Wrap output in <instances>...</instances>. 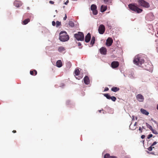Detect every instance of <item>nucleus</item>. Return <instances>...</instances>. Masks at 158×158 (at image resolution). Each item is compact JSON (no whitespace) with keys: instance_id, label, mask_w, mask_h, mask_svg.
<instances>
[{"instance_id":"obj_1","label":"nucleus","mask_w":158,"mask_h":158,"mask_svg":"<svg viewBox=\"0 0 158 158\" xmlns=\"http://www.w3.org/2000/svg\"><path fill=\"white\" fill-rule=\"evenodd\" d=\"M59 39L61 41L65 42L69 40V36L65 31H61L59 34Z\"/></svg>"},{"instance_id":"obj_2","label":"nucleus","mask_w":158,"mask_h":158,"mask_svg":"<svg viewBox=\"0 0 158 158\" xmlns=\"http://www.w3.org/2000/svg\"><path fill=\"white\" fill-rule=\"evenodd\" d=\"M144 60L143 58L139 56H135L133 60V62L135 64L141 66L143 64Z\"/></svg>"},{"instance_id":"obj_3","label":"nucleus","mask_w":158,"mask_h":158,"mask_svg":"<svg viewBox=\"0 0 158 158\" xmlns=\"http://www.w3.org/2000/svg\"><path fill=\"white\" fill-rule=\"evenodd\" d=\"M128 6L130 9L138 13H140L143 11L142 9L138 8L134 4H130Z\"/></svg>"},{"instance_id":"obj_4","label":"nucleus","mask_w":158,"mask_h":158,"mask_svg":"<svg viewBox=\"0 0 158 158\" xmlns=\"http://www.w3.org/2000/svg\"><path fill=\"white\" fill-rule=\"evenodd\" d=\"M74 37L78 41H83L84 39V35L81 32H78L74 35Z\"/></svg>"},{"instance_id":"obj_5","label":"nucleus","mask_w":158,"mask_h":158,"mask_svg":"<svg viewBox=\"0 0 158 158\" xmlns=\"http://www.w3.org/2000/svg\"><path fill=\"white\" fill-rule=\"evenodd\" d=\"M139 5L145 8H148L150 7L149 3L144 0H139L138 1Z\"/></svg>"},{"instance_id":"obj_6","label":"nucleus","mask_w":158,"mask_h":158,"mask_svg":"<svg viewBox=\"0 0 158 158\" xmlns=\"http://www.w3.org/2000/svg\"><path fill=\"white\" fill-rule=\"evenodd\" d=\"M142 67L144 68L146 70H149L152 68V64L151 63L149 64L147 62H144L142 65Z\"/></svg>"},{"instance_id":"obj_7","label":"nucleus","mask_w":158,"mask_h":158,"mask_svg":"<svg viewBox=\"0 0 158 158\" xmlns=\"http://www.w3.org/2000/svg\"><path fill=\"white\" fill-rule=\"evenodd\" d=\"M105 31V26L103 24H101L99 25L98 28V31L100 34H103Z\"/></svg>"},{"instance_id":"obj_8","label":"nucleus","mask_w":158,"mask_h":158,"mask_svg":"<svg viewBox=\"0 0 158 158\" xmlns=\"http://www.w3.org/2000/svg\"><path fill=\"white\" fill-rule=\"evenodd\" d=\"M97 7L95 4H92L91 5L90 9L92 11L93 14L94 15H96L98 14V11L97 10Z\"/></svg>"},{"instance_id":"obj_9","label":"nucleus","mask_w":158,"mask_h":158,"mask_svg":"<svg viewBox=\"0 0 158 158\" xmlns=\"http://www.w3.org/2000/svg\"><path fill=\"white\" fill-rule=\"evenodd\" d=\"M119 65V63L117 61H113L111 63V67L113 69L118 67Z\"/></svg>"},{"instance_id":"obj_10","label":"nucleus","mask_w":158,"mask_h":158,"mask_svg":"<svg viewBox=\"0 0 158 158\" xmlns=\"http://www.w3.org/2000/svg\"><path fill=\"white\" fill-rule=\"evenodd\" d=\"M137 99L140 102H143L144 100L143 96L141 94H138L136 97Z\"/></svg>"},{"instance_id":"obj_11","label":"nucleus","mask_w":158,"mask_h":158,"mask_svg":"<svg viewBox=\"0 0 158 158\" xmlns=\"http://www.w3.org/2000/svg\"><path fill=\"white\" fill-rule=\"evenodd\" d=\"M113 42L112 38L109 37L106 40V44L108 46H110L112 45Z\"/></svg>"},{"instance_id":"obj_12","label":"nucleus","mask_w":158,"mask_h":158,"mask_svg":"<svg viewBox=\"0 0 158 158\" xmlns=\"http://www.w3.org/2000/svg\"><path fill=\"white\" fill-rule=\"evenodd\" d=\"M99 50L100 53L102 55H106V53L107 49L106 48L102 47Z\"/></svg>"},{"instance_id":"obj_13","label":"nucleus","mask_w":158,"mask_h":158,"mask_svg":"<svg viewBox=\"0 0 158 158\" xmlns=\"http://www.w3.org/2000/svg\"><path fill=\"white\" fill-rule=\"evenodd\" d=\"M91 39V35L90 33H88L85 36V41L86 43H88Z\"/></svg>"},{"instance_id":"obj_14","label":"nucleus","mask_w":158,"mask_h":158,"mask_svg":"<svg viewBox=\"0 0 158 158\" xmlns=\"http://www.w3.org/2000/svg\"><path fill=\"white\" fill-rule=\"evenodd\" d=\"M86 85H88L89 83V80L88 77L87 76H85L83 79Z\"/></svg>"},{"instance_id":"obj_15","label":"nucleus","mask_w":158,"mask_h":158,"mask_svg":"<svg viewBox=\"0 0 158 158\" xmlns=\"http://www.w3.org/2000/svg\"><path fill=\"white\" fill-rule=\"evenodd\" d=\"M62 65V63L61 60H57L56 62V66L59 67L60 68L61 67Z\"/></svg>"},{"instance_id":"obj_16","label":"nucleus","mask_w":158,"mask_h":158,"mask_svg":"<svg viewBox=\"0 0 158 158\" xmlns=\"http://www.w3.org/2000/svg\"><path fill=\"white\" fill-rule=\"evenodd\" d=\"M107 7L104 5H102L101 7V11L103 12L105 11L107 9Z\"/></svg>"},{"instance_id":"obj_17","label":"nucleus","mask_w":158,"mask_h":158,"mask_svg":"<svg viewBox=\"0 0 158 158\" xmlns=\"http://www.w3.org/2000/svg\"><path fill=\"white\" fill-rule=\"evenodd\" d=\"M140 111L143 114L146 115H148L149 114V112L148 111L143 109H141Z\"/></svg>"},{"instance_id":"obj_18","label":"nucleus","mask_w":158,"mask_h":158,"mask_svg":"<svg viewBox=\"0 0 158 158\" xmlns=\"http://www.w3.org/2000/svg\"><path fill=\"white\" fill-rule=\"evenodd\" d=\"M104 158H117L116 156H110L109 154H106L104 156Z\"/></svg>"},{"instance_id":"obj_19","label":"nucleus","mask_w":158,"mask_h":158,"mask_svg":"<svg viewBox=\"0 0 158 158\" xmlns=\"http://www.w3.org/2000/svg\"><path fill=\"white\" fill-rule=\"evenodd\" d=\"M95 37L94 36H93L91 39V40L90 42V45L91 46H93L95 43Z\"/></svg>"},{"instance_id":"obj_20","label":"nucleus","mask_w":158,"mask_h":158,"mask_svg":"<svg viewBox=\"0 0 158 158\" xmlns=\"http://www.w3.org/2000/svg\"><path fill=\"white\" fill-rule=\"evenodd\" d=\"M30 21V19H25L22 22V24L23 25H26Z\"/></svg>"},{"instance_id":"obj_21","label":"nucleus","mask_w":158,"mask_h":158,"mask_svg":"<svg viewBox=\"0 0 158 158\" xmlns=\"http://www.w3.org/2000/svg\"><path fill=\"white\" fill-rule=\"evenodd\" d=\"M65 49L64 47L60 46L58 48V51L59 52H61L65 50Z\"/></svg>"},{"instance_id":"obj_22","label":"nucleus","mask_w":158,"mask_h":158,"mask_svg":"<svg viewBox=\"0 0 158 158\" xmlns=\"http://www.w3.org/2000/svg\"><path fill=\"white\" fill-rule=\"evenodd\" d=\"M111 90L114 92H116L119 90V89L117 87H113L111 88Z\"/></svg>"},{"instance_id":"obj_23","label":"nucleus","mask_w":158,"mask_h":158,"mask_svg":"<svg viewBox=\"0 0 158 158\" xmlns=\"http://www.w3.org/2000/svg\"><path fill=\"white\" fill-rule=\"evenodd\" d=\"M30 74L32 75H35L37 74V72L35 70L33 71H30Z\"/></svg>"},{"instance_id":"obj_24","label":"nucleus","mask_w":158,"mask_h":158,"mask_svg":"<svg viewBox=\"0 0 158 158\" xmlns=\"http://www.w3.org/2000/svg\"><path fill=\"white\" fill-rule=\"evenodd\" d=\"M14 4L17 7H19L21 5L20 2L17 1H15L14 2Z\"/></svg>"},{"instance_id":"obj_25","label":"nucleus","mask_w":158,"mask_h":158,"mask_svg":"<svg viewBox=\"0 0 158 158\" xmlns=\"http://www.w3.org/2000/svg\"><path fill=\"white\" fill-rule=\"evenodd\" d=\"M136 124H137V122H135V123H134V127H133L132 128H131V127L132 123H131L129 126V127H130V129L132 130H135L136 128Z\"/></svg>"},{"instance_id":"obj_26","label":"nucleus","mask_w":158,"mask_h":158,"mask_svg":"<svg viewBox=\"0 0 158 158\" xmlns=\"http://www.w3.org/2000/svg\"><path fill=\"white\" fill-rule=\"evenodd\" d=\"M75 75L77 76L79 75L80 71L78 69H77L75 70L74 72Z\"/></svg>"},{"instance_id":"obj_27","label":"nucleus","mask_w":158,"mask_h":158,"mask_svg":"<svg viewBox=\"0 0 158 158\" xmlns=\"http://www.w3.org/2000/svg\"><path fill=\"white\" fill-rule=\"evenodd\" d=\"M103 95L104 96L106 97V98L109 99H110V96L108 94H103Z\"/></svg>"},{"instance_id":"obj_28","label":"nucleus","mask_w":158,"mask_h":158,"mask_svg":"<svg viewBox=\"0 0 158 158\" xmlns=\"http://www.w3.org/2000/svg\"><path fill=\"white\" fill-rule=\"evenodd\" d=\"M69 26L71 27H73L74 26V23L72 21H69Z\"/></svg>"},{"instance_id":"obj_29","label":"nucleus","mask_w":158,"mask_h":158,"mask_svg":"<svg viewBox=\"0 0 158 158\" xmlns=\"http://www.w3.org/2000/svg\"><path fill=\"white\" fill-rule=\"evenodd\" d=\"M110 99H111L113 101L115 102L116 100V98L114 96H112L110 97Z\"/></svg>"},{"instance_id":"obj_30","label":"nucleus","mask_w":158,"mask_h":158,"mask_svg":"<svg viewBox=\"0 0 158 158\" xmlns=\"http://www.w3.org/2000/svg\"><path fill=\"white\" fill-rule=\"evenodd\" d=\"M146 126H147V127L148 128L150 129L151 130H152L153 128H152V127L150 125L148 124L147 123H146Z\"/></svg>"},{"instance_id":"obj_31","label":"nucleus","mask_w":158,"mask_h":158,"mask_svg":"<svg viewBox=\"0 0 158 158\" xmlns=\"http://www.w3.org/2000/svg\"><path fill=\"white\" fill-rule=\"evenodd\" d=\"M56 27H58L60 26L61 25V22H59V21H57L56 22Z\"/></svg>"},{"instance_id":"obj_32","label":"nucleus","mask_w":158,"mask_h":158,"mask_svg":"<svg viewBox=\"0 0 158 158\" xmlns=\"http://www.w3.org/2000/svg\"><path fill=\"white\" fill-rule=\"evenodd\" d=\"M154 148V147H153V146H152V145H151V146H150L148 148V149L149 151H151L152 150V148Z\"/></svg>"},{"instance_id":"obj_33","label":"nucleus","mask_w":158,"mask_h":158,"mask_svg":"<svg viewBox=\"0 0 158 158\" xmlns=\"http://www.w3.org/2000/svg\"><path fill=\"white\" fill-rule=\"evenodd\" d=\"M104 2L105 3H111L112 0H103Z\"/></svg>"},{"instance_id":"obj_34","label":"nucleus","mask_w":158,"mask_h":158,"mask_svg":"<svg viewBox=\"0 0 158 158\" xmlns=\"http://www.w3.org/2000/svg\"><path fill=\"white\" fill-rule=\"evenodd\" d=\"M67 65L70 68L72 66V64L70 62H68L67 63Z\"/></svg>"},{"instance_id":"obj_35","label":"nucleus","mask_w":158,"mask_h":158,"mask_svg":"<svg viewBox=\"0 0 158 158\" xmlns=\"http://www.w3.org/2000/svg\"><path fill=\"white\" fill-rule=\"evenodd\" d=\"M151 131H152V132L155 134L156 135L158 134V133L157 132V131L156 130H154L153 129L152 130H151Z\"/></svg>"},{"instance_id":"obj_36","label":"nucleus","mask_w":158,"mask_h":158,"mask_svg":"<svg viewBox=\"0 0 158 158\" xmlns=\"http://www.w3.org/2000/svg\"><path fill=\"white\" fill-rule=\"evenodd\" d=\"M152 136L153 135L152 134H149L148 135L147 138L148 139H149L151 137H152Z\"/></svg>"},{"instance_id":"obj_37","label":"nucleus","mask_w":158,"mask_h":158,"mask_svg":"<svg viewBox=\"0 0 158 158\" xmlns=\"http://www.w3.org/2000/svg\"><path fill=\"white\" fill-rule=\"evenodd\" d=\"M52 25L53 26H55L56 25V23L54 21H53L52 22Z\"/></svg>"},{"instance_id":"obj_38","label":"nucleus","mask_w":158,"mask_h":158,"mask_svg":"<svg viewBox=\"0 0 158 158\" xmlns=\"http://www.w3.org/2000/svg\"><path fill=\"white\" fill-rule=\"evenodd\" d=\"M109 90V88L108 87H106L104 90V91H107Z\"/></svg>"},{"instance_id":"obj_39","label":"nucleus","mask_w":158,"mask_h":158,"mask_svg":"<svg viewBox=\"0 0 158 158\" xmlns=\"http://www.w3.org/2000/svg\"><path fill=\"white\" fill-rule=\"evenodd\" d=\"M157 143V142H156V141H155L152 144V146H154V145H156V144Z\"/></svg>"},{"instance_id":"obj_40","label":"nucleus","mask_w":158,"mask_h":158,"mask_svg":"<svg viewBox=\"0 0 158 158\" xmlns=\"http://www.w3.org/2000/svg\"><path fill=\"white\" fill-rule=\"evenodd\" d=\"M82 77H83V76H82V74H81V77H80V76L79 77V78H78L77 77H76V78H77L78 79H80V78H81Z\"/></svg>"},{"instance_id":"obj_41","label":"nucleus","mask_w":158,"mask_h":158,"mask_svg":"<svg viewBox=\"0 0 158 158\" xmlns=\"http://www.w3.org/2000/svg\"><path fill=\"white\" fill-rule=\"evenodd\" d=\"M49 3L52 4H53L54 3V2L52 1H50L49 2Z\"/></svg>"},{"instance_id":"obj_42","label":"nucleus","mask_w":158,"mask_h":158,"mask_svg":"<svg viewBox=\"0 0 158 158\" xmlns=\"http://www.w3.org/2000/svg\"><path fill=\"white\" fill-rule=\"evenodd\" d=\"M67 15H66V14H65V17H64V18H63V19H64V20H66V19H67Z\"/></svg>"},{"instance_id":"obj_43","label":"nucleus","mask_w":158,"mask_h":158,"mask_svg":"<svg viewBox=\"0 0 158 158\" xmlns=\"http://www.w3.org/2000/svg\"><path fill=\"white\" fill-rule=\"evenodd\" d=\"M139 130L140 131V132H142V130L141 128L140 127L139 128Z\"/></svg>"},{"instance_id":"obj_44","label":"nucleus","mask_w":158,"mask_h":158,"mask_svg":"<svg viewBox=\"0 0 158 158\" xmlns=\"http://www.w3.org/2000/svg\"><path fill=\"white\" fill-rule=\"evenodd\" d=\"M145 137V135H141V138L142 139H144Z\"/></svg>"},{"instance_id":"obj_45","label":"nucleus","mask_w":158,"mask_h":158,"mask_svg":"<svg viewBox=\"0 0 158 158\" xmlns=\"http://www.w3.org/2000/svg\"><path fill=\"white\" fill-rule=\"evenodd\" d=\"M69 2V1L67 0L65 3L64 4L65 5H67L68 3Z\"/></svg>"},{"instance_id":"obj_46","label":"nucleus","mask_w":158,"mask_h":158,"mask_svg":"<svg viewBox=\"0 0 158 158\" xmlns=\"http://www.w3.org/2000/svg\"><path fill=\"white\" fill-rule=\"evenodd\" d=\"M81 45V43L80 42H78V46H80Z\"/></svg>"},{"instance_id":"obj_47","label":"nucleus","mask_w":158,"mask_h":158,"mask_svg":"<svg viewBox=\"0 0 158 158\" xmlns=\"http://www.w3.org/2000/svg\"><path fill=\"white\" fill-rule=\"evenodd\" d=\"M12 132L13 133H15L16 132V131L15 130H13V131H12Z\"/></svg>"},{"instance_id":"obj_48","label":"nucleus","mask_w":158,"mask_h":158,"mask_svg":"<svg viewBox=\"0 0 158 158\" xmlns=\"http://www.w3.org/2000/svg\"><path fill=\"white\" fill-rule=\"evenodd\" d=\"M107 26L108 27H110V28H111V26H110V25H109V24H108L107 25Z\"/></svg>"},{"instance_id":"obj_49","label":"nucleus","mask_w":158,"mask_h":158,"mask_svg":"<svg viewBox=\"0 0 158 158\" xmlns=\"http://www.w3.org/2000/svg\"><path fill=\"white\" fill-rule=\"evenodd\" d=\"M102 111H103V110H98V111L100 113H101Z\"/></svg>"},{"instance_id":"obj_50","label":"nucleus","mask_w":158,"mask_h":158,"mask_svg":"<svg viewBox=\"0 0 158 158\" xmlns=\"http://www.w3.org/2000/svg\"><path fill=\"white\" fill-rule=\"evenodd\" d=\"M153 121L155 123H156V122L155 120H153Z\"/></svg>"},{"instance_id":"obj_51","label":"nucleus","mask_w":158,"mask_h":158,"mask_svg":"<svg viewBox=\"0 0 158 158\" xmlns=\"http://www.w3.org/2000/svg\"><path fill=\"white\" fill-rule=\"evenodd\" d=\"M124 158H130L128 156H126Z\"/></svg>"},{"instance_id":"obj_52","label":"nucleus","mask_w":158,"mask_h":158,"mask_svg":"<svg viewBox=\"0 0 158 158\" xmlns=\"http://www.w3.org/2000/svg\"><path fill=\"white\" fill-rule=\"evenodd\" d=\"M157 109L158 110V104L157 105Z\"/></svg>"},{"instance_id":"obj_53","label":"nucleus","mask_w":158,"mask_h":158,"mask_svg":"<svg viewBox=\"0 0 158 158\" xmlns=\"http://www.w3.org/2000/svg\"><path fill=\"white\" fill-rule=\"evenodd\" d=\"M27 9L28 10H29V9H30L29 7H27Z\"/></svg>"},{"instance_id":"obj_54","label":"nucleus","mask_w":158,"mask_h":158,"mask_svg":"<svg viewBox=\"0 0 158 158\" xmlns=\"http://www.w3.org/2000/svg\"><path fill=\"white\" fill-rule=\"evenodd\" d=\"M151 120L153 121V120H154L153 118H151Z\"/></svg>"},{"instance_id":"obj_55","label":"nucleus","mask_w":158,"mask_h":158,"mask_svg":"<svg viewBox=\"0 0 158 158\" xmlns=\"http://www.w3.org/2000/svg\"><path fill=\"white\" fill-rule=\"evenodd\" d=\"M157 34H158V32H157Z\"/></svg>"}]
</instances>
